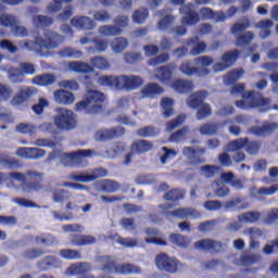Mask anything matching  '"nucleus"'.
<instances>
[{"label": "nucleus", "instance_id": "cd10ccee", "mask_svg": "<svg viewBox=\"0 0 278 278\" xmlns=\"http://www.w3.org/2000/svg\"><path fill=\"white\" fill-rule=\"evenodd\" d=\"M70 240L73 247H90L97 242V238L90 235H73Z\"/></svg>", "mask_w": 278, "mask_h": 278}, {"label": "nucleus", "instance_id": "ea45409f", "mask_svg": "<svg viewBox=\"0 0 278 278\" xmlns=\"http://www.w3.org/2000/svg\"><path fill=\"white\" fill-rule=\"evenodd\" d=\"M20 20L18 16L10 13H2L0 14V25L1 27H7L12 29L16 25H18Z\"/></svg>", "mask_w": 278, "mask_h": 278}, {"label": "nucleus", "instance_id": "a211bd4d", "mask_svg": "<svg viewBox=\"0 0 278 278\" xmlns=\"http://www.w3.org/2000/svg\"><path fill=\"white\" fill-rule=\"evenodd\" d=\"M123 134H125V128L118 126L111 129L98 130L94 139L97 142H103L105 140H112V138H116L117 136H123Z\"/></svg>", "mask_w": 278, "mask_h": 278}, {"label": "nucleus", "instance_id": "864d4df0", "mask_svg": "<svg viewBox=\"0 0 278 278\" xmlns=\"http://www.w3.org/2000/svg\"><path fill=\"white\" fill-rule=\"evenodd\" d=\"M91 66L98 68L99 71L110 70V61L103 56H94L90 61Z\"/></svg>", "mask_w": 278, "mask_h": 278}, {"label": "nucleus", "instance_id": "13d9d810", "mask_svg": "<svg viewBox=\"0 0 278 278\" xmlns=\"http://www.w3.org/2000/svg\"><path fill=\"white\" fill-rule=\"evenodd\" d=\"M244 144H247V138L232 140L227 144L226 151H228V153L240 151V149H244Z\"/></svg>", "mask_w": 278, "mask_h": 278}, {"label": "nucleus", "instance_id": "5701e85b", "mask_svg": "<svg viewBox=\"0 0 278 278\" xmlns=\"http://www.w3.org/2000/svg\"><path fill=\"white\" fill-rule=\"evenodd\" d=\"M71 24L73 27H77L78 29L90 30L97 27L94 20L88 16H75L74 18L71 20Z\"/></svg>", "mask_w": 278, "mask_h": 278}, {"label": "nucleus", "instance_id": "052dcab7", "mask_svg": "<svg viewBox=\"0 0 278 278\" xmlns=\"http://www.w3.org/2000/svg\"><path fill=\"white\" fill-rule=\"evenodd\" d=\"M212 188H213L216 197L223 198V197H227V194H229V187L225 186V184H223V181L213 182Z\"/></svg>", "mask_w": 278, "mask_h": 278}, {"label": "nucleus", "instance_id": "2eb2a0df", "mask_svg": "<svg viewBox=\"0 0 278 278\" xmlns=\"http://www.w3.org/2000/svg\"><path fill=\"white\" fill-rule=\"evenodd\" d=\"M35 94H38L36 87H21L20 92L12 98L10 103L13 106L23 105V103H26V101L30 100Z\"/></svg>", "mask_w": 278, "mask_h": 278}, {"label": "nucleus", "instance_id": "c9c22d12", "mask_svg": "<svg viewBox=\"0 0 278 278\" xmlns=\"http://www.w3.org/2000/svg\"><path fill=\"white\" fill-rule=\"evenodd\" d=\"M198 153H200V155H203V153H205V149L194 150L192 147L182 148V155L185 157H188L191 164H201V162H204L203 160L197 159Z\"/></svg>", "mask_w": 278, "mask_h": 278}, {"label": "nucleus", "instance_id": "4d7b16f0", "mask_svg": "<svg viewBox=\"0 0 278 278\" xmlns=\"http://www.w3.org/2000/svg\"><path fill=\"white\" fill-rule=\"evenodd\" d=\"M0 166L14 170V168L21 167V163H18V160L16 159H8L5 155H0Z\"/></svg>", "mask_w": 278, "mask_h": 278}, {"label": "nucleus", "instance_id": "37998d69", "mask_svg": "<svg viewBox=\"0 0 278 278\" xmlns=\"http://www.w3.org/2000/svg\"><path fill=\"white\" fill-rule=\"evenodd\" d=\"M34 86H51L55 84V77L52 74L37 75L31 79Z\"/></svg>", "mask_w": 278, "mask_h": 278}, {"label": "nucleus", "instance_id": "7ed1b4c3", "mask_svg": "<svg viewBox=\"0 0 278 278\" xmlns=\"http://www.w3.org/2000/svg\"><path fill=\"white\" fill-rule=\"evenodd\" d=\"M100 86H109L115 90H138L143 86L144 80L138 75H121V76H100L98 79Z\"/></svg>", "mask_w": 278, "mask_h": 278}, {"label": "nucleus", "instance_id": "72a5a7b5", "mask_svg": "<svg viewBox=\"0 0 278 278\" xmlns=\"http://www.w3.org/2000/svg\"><path fill=\"white\" fill-rule=\"evenodd\" d=\"M262 260V256L257 254H243L239 258L233 261L237 266H253Z\"/></svg>", "mask_w": 278, "mask_h": 278}, {"label": "nucleus", "instance_id": "c85d7f7f", "mask_svg": "<svg viewBox=\"0 0 278 278\" xmlns=\"http://www.w3.org/2000/svg\"><path fill=\"white\" fill-rule=\"evenodd\" d=\"M207 94H208L207 91H197L194 93H191L187 99L188 108H191L192 110H197V108H200L203 101H205V98L207 97Z\"/></svg>", "mask_w": 278, "mask_h": 278}, {"label": "nucleus", "instance_id": "e433bc0d", "mask_svg": "<svg viewBox=\"0 0 278 278\" xmlns=\"http://www.w3.org/2000/svg\"><path fill=\"white\" fill-rule=\"evenodd\" d=\"M148 238H146V242L148 244H159L160 247H166V241L164 239H160V230L155 228H148L146 230Z\"/></svg>", "mask_w": 278, "mask_h": 278}, {"label": "nucleus", "instance_id": "0e129e2a", "mask_svg": "<svg viewBox=\"0 0 278 278\" xmlns=\"http://www.w3.org/2000/svg\"><path fill=\"white\" fill-rule=\"evenodd\" d=\"M67 199H71V192L64 189L55 190L52 193V200L54 201V203H62L64 201H67Z\"/></svg>", "mask_w": 278, "mask_h": 278}, {"label": "nucleus", "instance_id": "a878e982", "mask_svg": "<svg viewBox=\"0 0 278 278\" xmlns=\"http://www.w3.org/2000/svg\"><path fill=\"white\" fill-rule=\"evenodd\" d=\"M142 99H153L156 94H164V87L150 83L141 89Z\"/></svg>", "mask_w": 278, "mask_h": 278}, {"label": "nucleus", "instance_id": "f03ea898", "mask_svg": "<svg viewBox=\"0 0 278 278\" xmlns=\"http://www.w3.org/2000/svg\"><path fill=\"white\" fill-rule=\"evenodd\" d=\"M43 37L45 39L42 37H36L35 41L21 40L18 47L26 51H35V53L41 55L42 49H58L64 42V36L53 30H45Z\"/></svg>", "mask_w": 278, "mask_h": 278}, {"label": "nucleus", "instance_id": "6ab92c4d", "mask_svg": "<svg viewBox=\"0 0 278 278\" xmlns=\"http://www.w3.org/2000/svg\"><path fill=\"white\" fill-rule=\"evenodd\" d=\"M194 247L198 251H210L211 253H218L223 250V243L210 239L198 241Z\"/></svg>", "mask_w": 278, "mask_h": 278}, {"label": "nucleus", "instance_id": "20e7f679", "mask_svg": "<svg viewBox=\"0 0 278 278\" xmlns=\"http://www.w3.org/2000/svg\"><path fill=\"white\" fill-rule=\"evenodd\" d=\"M180 14H182L181 25H197L199 21H214L215 23H220L216 17V12H213L210 8H202L200 10V15L194 10L193 3H188L180 7Z\"/></svg>", "mask_w": 278, "mask_h": 278}, {"label": "nucleus", "instance_id": "c756f323", "mask_svg": "<svg viewBox=\"0 0 278 278\" xmlns=\"http://www.w3.org/2000/svg\"><path fill=\"white\" fill-rule=\"evenodd\" d=\"M97 190H102V192L113 193L121 190V185L114 180L105 179L96 182Z\"/></svg>", "mask_w": 278, "mask_h": 278}, {"label": "nucleus", "instance_id": "f704fd0d", "mask_svg": "<svg viewBox=\"0 0 278 278\" xmlns=\"http://www.w3.org/2000/svg\"><path fill=\"white\" fill-rule=\"evenodd\" d=\"M250 192L252 197H273L278 192V184L270 186V187H263V188H251Z\"/></svg>", "mask_w": 278, "mask_h": 278}, {"label": "nucleus", "instance_id": "39448f33", "mask_svg": "<svg viewBox=\"0 0 278 278\" xmlns=\"http://www.w3.org/2000/svg\"><path fill=\"white\" fill-rule=\"evenodd\" d=\"M27 177L30 181H34V179H42V173L36 170H28L26 174L21 172L8 173V182L13 184V181H18L22 184V192H38V190H42L40 181L27 182Z\"/></svg>", "mask_w": 278, "mask_h": 278}, {"label": "nucleus", "instance_id": "412c9836", "mask_svg": "<svg viewBox=\"0 0 278 278\" xmlns=\"http://www.w3.org/2000/svg\"><path fill=\"white\" fill-rule=\"evenodd\" d=\"M90 270H92V266L90 265V263H76L67 268L66 275H77L78 277H84L85 275H88Z\"/></svg>", "mask_w": 278, "mask_h": 278}, {"label": "nucleus", "instance_id": "4468645a", "mask_svg": "<svg viewBox=\"0 0 278 278\" xmlns=\"http://www.w3.org/2000/svg\"><path fill=\"white\" fill-rule=\"evenodd\" d=\"M239 55H240V51L238 50L224 53L222 56V61L213 65L214 73L227 71V68H230V66H233V63L238 60Z\"/></svg>", "mask_w": 278, "mask_h": 278}, {"label": "nucleus", "instance_id": "9b49d317", "mask_svg": "<svg viewBox=\"0 0 278 278\" xmlns=\"http://www.w3.org/2000/svg\"><path fill=\"white\" fill-rule=\"evenodd\" d=\"M25 75H36V66L31 63H21L17 68H10L8 77L12 84H22Z\"/></svg>", "mask_w": 278, "mask_h": 278}, {"label": "nucleus", "instance_id": "338daca9", "mask_svg": "<svg viewBox=\"0 0 278 278\" xmlns=\"http://www.w3.org/2000/svg\"><path fill=\"white\" fill-rule=\"evenodd\" d=\"M60 255L64 260H81V252L77 250H71V249L61 250Z\"/></svg>", "mask_w": 278, "mask_h": 278}, {"label": "nucleus", "instance_id": "c03bdc74", "mask_svg": "<svg viewBox=\"0 0 278 278\" xmlns=\"http://www.w3.org/2000/svg\"><path fill=\"white\" fill-rule=\"evenodd\" d=\"M220 181H223L224 184H228L229 186H232V188H237L238 190L242 189V181L236 179V176L231 172L222 173Z\"/></svg>", "mask_w": 278, "mask_h": 278}, {"label": "nucleus", "instance_id": "a19ab883", "mask_svg": "<svg viewBox=\"0 0 278 278\" xmlns=\"http://www.w3.org/2000/svg\"><path fill=\"white\" fill-rule=\"evenodd\" d=\"M243 76H244V70L235 68V70L228 72L224 76V84H226V86H231V85L236 84V81H238V79H241Z\"/></svg>", "mask_w": 278, "mask_h": 278}, {"label": "nucleus", "instance_id": "de8ad7c7", "mask_svg": "<svg viewBox=\"0 0 278 278\" xmlns=\"http://www.w3.org/2000/svg\"><path fill=\"white\" fill-rule=\"evenodd\" d=\"M173 105H175V100L170 98H163L161 101V108L163 111L164 118H170L175 111H173Z\"/></svg>", "mask_w": 278, "mask_h": 278}, {"label": "nucleus", "instance_id": "473e14b6", "mask_svg": "<svg viewBox=\"0 0 278 278\" xmlns=\"http://www.w3.org/2000/svg\"><path fill=\"white\" fill-rule=\"evenodd\" d=\"M67 71L73 73H92V66L81 61H71L67 63Z\"/></svg>", "mask_w": 278, "mask_h": 278}, {"label": "nucleus", "instance_id": "f257e3e1", "mask_svg": "<svg viewBox=\"0 0 278 278\" xmlns=\"http://www.w3.org/2000/svg\"><path fill=\"white\" fill-rule=\"evenodd\" d=\"M244 84L236 85L231 89L232 97H238V94H242V100L237 101L236 105L241 110H251L253 108H261L263 112L270 110V100L262 97L260 93L255 91H250L244 93Z\"/></svg>", "mask_w": 278, "mask_h": 278}, {"label": "nucleus", "instance_id": "dca6fc26", "mask_svg": "<svg viewBox=\"0 0 278 278\" xmlns=\"http://www.w3.org/2000/svg\"><path fill=\"white\" fill-rule=\"evenodd\" d=\"M15 155L24 160H42L47 155V151L40 148H18Z\"/></svg>", "mask_w": 278, "mask_h": 278}, {"label": "nucleus", "instance_id": "b1692460", "mask_svg": "<svg viewBox=\"0 0 278 278\" xmlns=\"http://www.w3.org/2000/svg\"><path fill=\"white\" fill-rule=\"evenodd\" d=\"M115 275H142V268L134 264H117L115 267Z\"/></svg>", "mask_w": 278, "mask_h": 278}, {"label": "nucleus", "instance_id": "9d476101", "mask_svg": "<svg viewBox=\"0 0 278 278\" xmlns=\"http://www.w3.org/2000/svg\"><path fill=\"white\" fill-rule=\"evenodd\" d=\"M159 210L160 214H164L166 216H175L176 218H180L181 220L186 218H201V213L192 207L168 211L170 210V204H165L159 205Z\"/></svg>", "mask_w": 278, "mask_h": 278}, {"label": "nucleus", "instance_id": "69168bd1", "mask_svg": "<svg viewBox=\"0 0 278 278\" xmlns=\"http://www.w3.org/2000/svg\"><path fill=\"white\" fill-rule=\"evenodd\" d=\"M219 170L220 169L214 165H204L200 168L201 175H203V177H206L207 179H212V177L219 173Z\"/></svg>", "mask_w": 278, "mask_h": 278}, {"label": "nucleus", "instance_id": "ddd939ff", "mask_svg": "<svg viewBox=\"0 0 278 278\" xmlns=\"http://www.w3.org/2000/svg\"><path fill=\"white\" fill-rule=\"evenodd\" d=\"M180 73H182V75H186V77H192L194 75H198V77H207V75H210V68L206 67H198L192 65V61L191 60H187L185 62L181 63L180 67H179Z\"/></svg>", "mask_w": 278, "mask_h": 278}, {"label": "nucleus", "instance_id": "6e6552de", "mask_svg": "<svg viewBox=\"0 0 278 278\" xmlns=\"http://www.w3.org/2000/svg\"><path fill=\"white\" fill-rule=\"evenodd\" d=\"M93 150H78L74 153H64L61 159L63 166H87L86 157H92Z\"/></svg>", "mask_w": 278, "mask_h": 278}, {"label": "nucleus", "instance_id": "aec40b11", "mask_svg": "<svg viewBox=\"0 0 278 278\" xmlns=\"http://www.w3.org/2000/svg\"><path fill=\"white\" fill-rule=\"evenodd\" d=\"M172 90L178 92L179 94H186V92H190V90H194V83L188 79H176L172 84H169Z\"/></svg>", "mask_w": 278, "mask_h": 278}, {"label": "nucleus", "instance_id": "f8f14e48", "mask_svg": "<svg viewBox=\"0 0 278 278\" xmlns=\"http://www.w3.org/2000/svg\"><path fill=\"white\" fill-rule=\"evenodd\" d=\"M152 149L153 143H151V141L144 139L135 141L130 147V153L125 156L124 164L129 166V164H131V157H134L136 153L140 155V153H148V151H151Z\"/></svg>", "mask_w": 278, "mask_h": 278}, {"label": "nucleus", "instance_id": "680f3d73", "mask_svg": "<svg viewBox=\"0 0 278 278\" xmlns=\"http://www.w3.org/2000/svg\"><path fill=\"white\" fill-rule=\"evenodd\" d=\"M198 108H199L197 113L198 121H203V118H207V116H212V106H210V104L202 102Z\"/></svg>", "mask_w": 278, "mask_h": 278}, {"label": "nucleus", "instance_id": "79ce46f5", "mask_svg": "<svg viewBox=\"0 0 278 278\" xmlns=\"http://www.w3.org/2000/svg\"><path fill=\"white\" fill-rule=\"evenodd\" d=\"M129 47V41L125 37H116L111 42V49L114 53H123Z\"/></svg>", "mask_w": 278, "mask_h": 278}, {"label": "nucleus", "instance_id": "774afa93", "mask_svg": "<svg viewBox=\"0 0 278 278\" xmlns=\"http://www.w3.org/2000/svg\"><path fill=\"white\" fill-rule=\"evenodd\" d=\"M170 60L168 53H162L148 61V66H160V64H166Z\"/></svg>", "mask_w": 278, "mask_h": 278}, {"label": "nucleus", "instance_id": "09e8293b", "mask_svg": "<svg viewBox=\"0 0 278 278\" xmlns=\"http://www.w3.org/2000/svg\"><path fill=\"white\" fill-rule=\"evenodd\" d=\"M59 55L60 58H70L72 60H79V58H81V55H84V52H81V50H77L75 48H63L59 51Z\"/></svg>", "mask_w": 278, "mask_h": 278}, {"label": "nucleus", "instance_id": "4be33fe9", "mask_svg": "<svg viewBox=\"0 0 278 278\" xmlns=\"http://www.w3.org/2000/svg\"><path fill=\"white\" fill-rule=\"evenodd\" d=\"M278 129L277 123L265 122L262 126H254L249 129L254 136H268Z\"/></svg>", "mask_w": 278, "mask_h": 278}, {"label": "nucleus", "instance_id": "603ef678", "mask_svg": "<svg viewBox=\"0 0 278 278\" xmlns=\"http://www.w3.org/2000/svg\"><path fill=\"white\" fill-rule=\"evenodd\" d=\"M68 179L71 181H77L78 184H90V181H92L90 174H86L84 172H74L70 174Z\"/></svg>", "mask_w": 278, "mask_h": 278}, {"label": "nucleus", "instance_id": "0eeeda50", "mask_svg": "<svg viewBox=\"0 0 278 278\" xmlns=\"http://www.w3.org/2000/svg\"><path fill=\"white\" fill-rule=\"evenodd\" d=\"M54 126L61 131H72L77 127V117L68 109H58V114L53 117Z\"/></svg>", "mask_w": 278, "mask_h": 278}, {"label": "nucleus", "instance_id": "2f4dec72", "mask_svg": "<svg viewBox=\"0 0 278 278\" xmlns=\"http://www.w3.org/2000/svg\"><path fill=\"white\" fill-rule=\"evenodd\" d=\"M239 223H244L248 225H255V223H260V218H262V213L257 211H249L241 213L238 215Z\"/></svg>", "mask_w": 278, "mask_h": 278}, {"label": "nucleus", "instance_id": "393cba45", "mask_svg": "<svg viewBox=\"0 0 278 278\" xmlns=\"http://www.w3.org/2000/svg\"><path fill=\"white\" fill-rule=\"evenodd\" d=\"M187 47H192L190 55H201L207 51V43L200 41L199 37H191L187 41Z\"/></svg>", "mask_w": 278, "mask_h": 278}, {"label": "nucleus", "instance_id": "5fc2aeb1", "mask_svg": "<svg viewBox=\"0 0 278 278\" xmlns=\"http://www.w3.org/2000/svg\"><path fill=\"white\" fill-rule=\"evenodd\" d=\"M238 13V8L237 7H230L226 13L223 11H216V18L219 23H225L228 18H233L236 14Z\"/></svg>", "mask_w": 278, "mask_h": 278}, {"label": "nucleus", "instance_id": "4c0bfd02", "mask_svg": "<svg viewBox=\"0 0 278 278\" xmlns=\"http://www.w3.org/2000/svg\"><path fill=\"white\" fill-rule=\"evenodd\" d=\"M98 33L101 36L110 38L113 36H121V34H123V28L116 25H103L98 28Z\"/></svg>", "mask_w": 278, "mask_h": 278}, {"label": "nucleus", "instance_id": "423d86ee", "mask_svg": "<svg viewBox=\"0 0 278 278\" xmlns=\"http://www.w3.org/2000/svg\"><path fill=\"white\" fill-rule=\"evenodd\" d=\"M105 100V97L101 91L89 90L87 91L84 101L76 104L77 112H86L87 114H97L101 112V103Z\"/></svg>", "mask_w": 278, "mask_h": 278}, {"label": "nucleus", "instance_id": "3c124183", "mask_svg": "<svg viewBox=\"0 0 278 278\" xmlns=\"http://www.w3.org/2000/svg\"><path fill=\"white\" fill-rule=\"evenodd\" d=\"M220 128V124L218 123H206L200 127L201 136H214L218 134V129Z\"/></svg>", "mask_w": 278, "mask_h": 278}, {"label": "nucleus", "instance_id": "58836bf2", "mask_svg": "<svg viewBox=\"0 0 278 278\" xmlns=\"http://www.w3.org/2000/svg\"><path fill=\"white\" fill-rule=\"evenodd\" d=\"M250 26H251V22L249 21V17H243L231 26L230 34H232V36H236L238 38V36H240L242 31L249 29Z\"/></svg>", "mask_w": 278, "mask_h": 278}, {"label": "nucleus", "instance_id": "f3484780", "mask_svg": "<svg viewBox=\"0 0 278 278\" xmlns=\"http://www.w3.org/2000/svg\"><path fill=\"white\" fill-rule=\"evenodd\" d=\"M173 71H175V66L173 65L156 67L154 71V79H159V81L165 86H170V79H173Z\"/></svg>", "mask_w": 278, "mask_h": 278}, {"label": "nucleus", "instance_id": "bf43d9fd", "mask_svg": "<svg viewBox=\"0 0 278 278\" xmlns=\"http://www.w3.org/2000/svg\"><path fill=\"white\" fill-rule=\"evenodd\" d=\"M256 27L261 29L260 36L261 38H268L270 36V27H273V21L271 20H264L261 21Z\"/></svg>", "mask_w": 278, "mask_h": 278}, {"label": "nucleus", "instance_id": "7c9ffc66", "mask_svg": "<svg viewBox=\"0 0 278 278\" xmlns=\"http://www.w3.org/2000/svg\"><path fill=\"white\" fill-rule=\"evenodd\" d=\"M54 100L56 103H61L62 105H71L75 103V94L67 90H58L54 92Z\"/></svg>", "mask_w": 278, "mask_h": 278}, {"label": "nucleus", "instance_id": "6e6d98bb", "mask_svg": "<svg viewBox=\"0 0 278 278\" xmlns=\"http://www.w3.org/2000/svg\"><path fill=\"white\" fill-rule=\"evenodd\" d=\"M147 18H149V10L144 8H140L132 13V21L137 25H142Z\"/></svg>", "mask_w": 278, "mask_h": 278}, {"label": "nucleus", "instance_id": "49530a36", "mask_svg": "<svg viewBox=\"0 0 278 278\" xmlns=\"http://www.w3.org/2000/svg\"><path fill=\"white\" fill-rule=\"evenodd\" d=\"M33 25L37 29H42V27H50V25H53V17L47 15H36L33 17Z\"/></svg>", "mask_w": 278, "mask_h": 278}, {"label": "nucleus", "instance_id": "8fccbe9b", "mask_svg": "<svg viewBox=\"0 0 278 278\" xmlns=\"http://www.w3.org/2000/svg\"><path fill=\"white\" fill-rule=\"evenodd\" d=\"M15 131L24 136H33V134H36V131H38V127L29 123H20L18 125H16Z\"/></svg>", "mask_w": 278, "mask_h": 278}, {"label": "nucleus", "instance_id": "bb28decb", "mask_svg": "<svg viewBox=\"0 0 278 278\" xmlns=\"http://www.w3.org/2000/svg\"><path fill=\"white\" fill-rule=\"evenodd\" d=\"M98 264L100 265V270L103 273H116V260L112 256H99L97 258Z\"/></svg>", "mask_w": 278, "mask_h": 278}, {"label": "nucleus", "instance_id": "1a4fd4ad", "mask_svg": "<svg viewBox=\"0 0 278 278\" xmlns=\"http://www.w3.org/2000/svg\"><path fill=\"white\" fill-rule=\"evenodd\" d=\"M155 264L159 270L164 273L175 274L178 270H184L186 266L179 262L177 258H170L168 255L162 253L159 254L155 258Z\"/></svg>", "mask_w": 278, "mask_h": 278}, {"label": "nucleus", "instance_id": "a18cd8bd", "mask_svg": "<svg viewBox=\"0 0 278 278\" xmlns=\"http://www.w3.org/2000/svg\"><path fill=\"white\" fill-rule=\"evenodd\" d=\"M39 268L41 270H48V268H60L62 266V262L58 260L55 256H46L41 262L38 263Z\"/></svg>", "mask_w": 278, "mask_h": 278}, {"label": "nucleus", "instance_id": "e2e57ef3", "mask_svg": "<svg viewBox=\"0 0 278 278\" xmlns=\"http://www.w3.org/2000/svg\"><path fill=\"white\" fill-rule=\"evenodd\" d=\"M243 236H249L250 240H257V238H263L264 230L257 227H249L243 230Z\"/></svg>", "mask_w": 278, "mask_h": 278}]
</instances>
